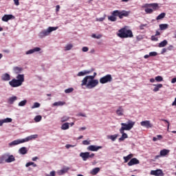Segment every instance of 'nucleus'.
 <instances>
[{"mask_svg":"<svg viewBox=\"0 0 176 176\" xmlns=\"http://www.w3.org/2000/svg\"><path fill=\"white\" fill-rule=\"evenodd\" d=\"M16 78H13L9 82V85L11 87H20V86H22L23 83H24V74H18Z\"/></svg>","mask_w":176,"mask_h":176,"instance_id":"nucleus-1","label":"nucleus"},{"mask_svg":"<svg viewBox=\"0 0 176 176\" xmlns=\"http://www.w3.org/2000/svg\"><path fill=\"white\" fill-rule=\"evenodd\" d=\"M35 138H38V135H32L25 138V139H18L16 140H14L12 142L9 143V146H14L16 145H19V144H24V142H28V141H31L32 140H35Z\"/></svg>","mask_w":176,"mask_h":176,"instance_id":"nucleus-2","label":"nucleus"},{"mask_svg":"<svg viewBox=\"0 0 176 176\" xmlns=\"http://www.w3.org/2000/svg\"><path fill=\"white\" fill-rule=\"evenodd\" d=\"M118 36L120 38H133V35L131 30L123 28L118 31Z\"/></svg>","mask_w":176,"mask_h":176,"instance_id":"nucleus-3","label":"nucleus"},{"mask_svg":"<svg viewBox=\"0 0 176 176\" xmlns=\"http://www.w3.org/2000/svg\"><path fill=\"white\" fill-rule=\"evenodd\" d=\"M135 124V122H133L131 120H128V123H121V128L120 129V133H123V131H130L133 127H134V125Z\"/></svg>","mask_w":176,"mask_h":176,"instance_id":"nucleus-4","label":"nucleus"},{"mask_svg":"<svg viewBox=\"0 0 176 176\" xmlns=\"http://www.w3.org/2000/svg\"><path fill=\"white\" fill-rule=\"evenodd\" d=\"M56 30H58V27H49L47 30H43L40 32V37L45 38V36L50 35V32H53V31H56Z\"/></svg>","mask_w":176,"mask_h":176,"instance_id":"nucleus-5","label":"nucleus"},{"mask_svg":"<svg viewBox=\"0 0 176 176\" xmlns=\"http://www.w3.org/2000/svg\"><path fill=\"white\" fill-rule=\"evenodd\" d=\"M113 16H118L119 19H123V17H128L130 14V11L126 10H115L113 12Z\"/></svg>","mask_w":176,"mask_h":176,"instance_id":"nucleus-6","label":"nucleus"},{"mask_svg":"<svg viewBox=\"0 0 176 176\" xmlns=\"http://www.w3.org/2000/svg\"><path fill=\"white\" fill-rule=\"evenodd\" d=\"M98 85V80L94 79H88L87 84L85 85L86 86L87 89H94Z\"/></svg>","mask_w":176,"mask_h":176,"instance_id":"nucleus-7","label":"nucleus"},{"mask_svg":"<svg viewBox=\"0 0 176 176\" xmlns=\"http://www.w3.org/2000/svg\"><path fill=\"white\" fill-rule=\"evenodd\" d=\"M80 157H82V159L84 162H86V160H87V159L94 157V153L90 154L89 152L80 153Z\"/></svg>","mask_w":176,"mask_h":176,"instance_id":"nucleus-8","label":"nucleus"},{"mask_svg":"<svg viewBox=\"0 0 176 176\" xmlns=\"http://www.w3.org/2000/svg\"><path fill=\"white\" fill-rule=\"evenodd\" d=\"M96 76H97V73L94 72L93 76H85L82 80L81 86L87 85V80H89V79H94Z\"/></svg>","mask_w":176,"mask_h":176,"instance_id":"nucleus-9","label":"nucleus"},{"mask_svg":"<svg viewBox=\"0 0 176 176\" xmlns=\"http://www.w3.org/2000/svg\"><path fill=\"white\" fill-rule=\"evenodd\" d=\"M108 82H111V74H108L100 78V83H101L102 85L108 83Z\"/></svg>","mask_w":176,"mask_h":176,"instance_id":"nucleus-10","label":"nucleus"},{"mask_svg":"<svg viewBox=\"0 0 176 176\" xmlns=\"http://www.w3.org/2000/svg\"><path fill=\"white\" fill-rule=\"evenodd\" d=\"M141 126H142V127H146V129H152V127H153V125L151 123V121L149 120H144V121H142L140 122Z\"/></svg>","mask_w":176,"mask_h":176,"instance_id":"nucleus-11","label":"nucleus"},{"mask_svg":"<svg viewBox=\"0 0 176 176\" xmlns=\"http://www.w3.org/2000/svg\"><path fill=\"white\" fill-rule=\"evenodd\" d=\"M169 153H170V150H167L164 148L160 151L159 155L155 156V159H159V157L167 156V155H168Z\"/></svg>","mask_w":176,"mask_h":176,"instance_id":"nucleus-12","label":"nucleus"},{"mask_svg":"<svg viewBox=\"0 0 176 176\" xmlns=\"http://www.w3.org/2000/svg\"><path fill=\"white\" fill-rule=\"evenodd\" d=\"M151 175L164 176V173H163V170H162L161 169H157L155 170H151Z\"/></svg>","mask_w":176,"mask_h":176,"instance_id":"nucleus-13","label":"nucleus"},{"mask_svg":"<svg viewBox=\"0 0 176 176\" xmlns=\"http://www.w3.org/2000/svg\"><path fill=\"white\" fill-rule=\"evenodd\" d=\"M102 148L100 146H94V145H90L87 147L88 151H91V152H97L99 149H101Z\"/></svg>","mask_w":176,"mask_h":176,"instance_id":"nucleus-14","label":"nucleus"},{"mask_svg":"<svg viewBox=\"0 0 176 176\" xmlns=\"http://www.w3.org/2000/svg\"><path fill=\"white\" fill-rule=\"evenodd\" d=\"M135 164H140V160H138L137 158H132L128 162V166H134Z\"/></svg>","mask_w":176,"mask_h":176,"instance_id":"nucleus-15","label":"nucleus"},{"mask_svg":"<svg viewBox=\"0 0 176 176\" xmlns=\"http://www.w3.org/2000/svg\"><path fill=\"white\" fill-rule=\"evenodd\" d=\"M36 52H41V47H34L32 50H30L26 52L25 54H32L33 53H35Z\"/></svg>","mask_w":176,"mask_h":176,"instance_id":"nucleus-16","label":"nucleus"},{"mask_svg":"<svg viewBox=\"0 0 176 176\" xmlns=\"http://www.w3.org/2000/svg\"><path fill=\"white\" fill-rule=\"evenodd\" d=\"M93 70H85L84 72H80L78 73L77 76H85V75H88V74H91Z\"/></svg>","mask_w":176,"mask_h":176,"instance_id":"nucleus-17","label":"nucleus"},{"mask_svg":"<svg viewBox=\"0 0 176 176\" xmlns=\"http://www.w3.org/2000/svg\"><path fill=\"white\" fill-rule=\"evenodd\" d=\"M11 19H13V15H12V14H5L2 17L1 20H2V21L8 22V21H9V20H11Z\"/></svg>","mask_w":176,"mask_h":176,"instance_id":"nucleus-18","label":"nucleus"},{"mask_svg":"<svg viewBox=\"0 0 176 176\" xmlns=\"http://www.w3.org/2000/svg\"><path fill=\"white\" fill-rule=\"evenodd\" d=\"M1 79L4 81V82H8L9 80H10V75L8 73L3 74L1 76Z\"/></svg>","mask_w":176,"mask_h":176,"instance_id":"nucleus-19","label":"nucleus"},{"mask_svg":"<svg viewBox=\"0 0 176 176\" xmlns=\"http://www.w3.org/2000/svg\"><path fill=\"white\" fill-rule=\"evenodd\" d=\"M124 113V110L123 109V107H120L117 110H116V114L118 116H123Z\"/></svg>","mask_w":176,"mask_h":176,"instance_id":"nucleus-20","label":"nucleus"},{"mask_svg":"<svg viewBox=\"0 0 176 176\" xmlns=\"http://www.w3.org/2000/svg\"><path fill=\"white\" fill-rule=\"evenodd\" d=\"M14 160H16L14 156L8 155V157L6 158V163H12V162H14Z\"/></svg>","mask_w":176,"mask_h":176,"instance_id":"nucleus-21","label":"nucleus"},{"mask_svg":"<svg viewBox=\"0 0 176 176\" xmlns=\"http://www.w3.org/2000/svg\"><path fill=\"white\" fill-rule=\"evenodd\" d=\"M153 86H155V87L153 90V91H154L155 93L159 91V90H160V89H162V87H163L162 84L153 85Z\"/></svg>","mask_w":176,"mask_h":176,"instance_id":"nucleus-22","label":"nucleus"},{"mask_svg":"<svg viewBox=\"0 0 176 176\" xmlns=\"http://www.w3.org/2000/svg\"><path fill=\"white\" fill-rule=\"evenodd\" d=\"M98 173H100V168L97 167L92 169L90 172V174H91V175H97Z\"/></svg>","mask_w":176,"mask_h":176,"instance_id":"nucleus-23","label":"nucleus"},{"mask_svg":"<svg viewBox=\"0 0 176 176\" xmlns=\"http://www.w3.org/2000/svg\"><path fill=\"white\" fill-rule=\"evenodd\" d=\"M8 156H9L8 154H4L0 157V164L6 162V159H8Z\"/></svg>","mask_w":176,"mask_h":176,"instance_id":"nucleus-24","label":"nucleus"},{"mask_svg":"<svg viewBox=\"0 0 176 176\" xmlns=\"http://www.w3.org/2000/svg\"><path fill=\"white\" fill-rule=\"evenodd\" d=\"M19 152L21 155H27V152H28V151L27 150V148L21 147L19 148Z\"/></svg>","mask_w":176,"mask_h":176,"instance_id":"nucleus-25","label":"nucleus"},{"mask_svg":"<svg viewBox=\"0 0 176 176\" xmlns=\"http://www.w3.org/2000/svg\"><path fill=\"white\" fill-rule=\"evenodd\" d=\"M122 134V136L119 138V141H124L126 138H129V135H126V133H124V131H122V133H120Z\"/></svg>","mask_w":176,"mask_h":176,"instance_id":"nucleus-26","label":"nucleus"},{"mask_svg":"<svg viewBox=\"0 0 176 176\" xmlns=\"http://www.w3.org/2000/svg\"><path fill=\"white\" fill-rule=\"evenodd\" d=\"M167 28H168V24L167 23L160 25V29L161 30V31H164V30H167Z\"/></svg>","mask_w":176,"mask_h":176,"instance_id":"nucleus-27","label":"nucleus"},{"mask_svg":"<svg viewBox=\"0 0 176 176\" xmlns=\"http://www.w3.org/2000/svg\"><path fill=\"white\" fill-rule=\"evenodd\" d=\"M14 72H15V74H21V72H23V69L22 67H14Z\"/></svg>","mask_w":176,"mask_h":176,"instance_id":"nucleus-28","label":"nucleus"},{"mask_svg":"<svg viewBox=\"0 0 176 176\" xmlns=\"http://www.w3.org/2000/svg\"><path fill=\"white\" fill-rule=\"evenodd\" d=\"M167 43H168L167 40H164L163 41L159 43L158 47H164V46H166Z\"/></svg>","mask_w":176,"mask_h":176,"instance_id":"nucleus-29","label":"nucleus"},{"mask_svg":"<svg viewBox=\"0 0 176 176\" xmlns=\"http://www.w3.org/2000/svg\"><path fill=\"white\" fill-rule=\"evenodd\" d=\"M61 129H62V130H68V129H69V123L65 122V123L63 124Z\"/></svg>","mask_w":176,"mask_h":176,"instance_id":"nucleus-30","label":"nucleus"},{"mask_svg":"<svg viewBox=\"0 0 176 176\" xmlns=\"http://www.w3.org/2000/svg\"><path fill=\"white\" fill-rule=\"evenodd\" d=\"M133 154H129L126 157H123V159L124 160V163H127V162H129V160H130V159H131L133 157Z\"/></svg>","mask_w":176,"mask_h":176,"instance_id":"nucleus-31","label":"nucleus"},{"mask_svg":"<svg viewBox=\"0 0 176 176\" xmlns=\"http://www.w3.org/2000/svg\"><path fill=\"white\" fill-rule=\"evenodd\" d=\"M68 170H69V168L67 167L65 168L62 170H60L58 173H59V175H63V174H65V173L68 172Z\"/></svg>","mask_w":176,"mask_h":176,"instance_id":"nucleus-32","label":"nucleus"},{"mask_svg":"<svg viewBox=\"0 0 176 176\" xmlns=\"http://www.w3.org/2000/svg\"><path fill=\"white\" fill-rule=\"evenodd\" d=\"M166 17V13L162 12L156 17V20H162Z\"/></svg>","mask_w":176,"mask_h":176,"instance_id":"nucleus-33","label":"nucleus"},{"mask_svg":"<svg viewBox=\"0 0 176 176\" xmlns=\"http://www.w3.org/2000/svg\"><path fill=\"white\" fill-rule=\"evenodd\" d=\"M16 100H17L16 96H12L8 99V102L9 104H13V102H14Z\"/></svg>","mask_w":176,"mask_h":176,"instance_id":"nucleus-34","label":"nucleus"},{"mask_svg":"<svg viewBox=\"0 0 176 176\" xmlns=\"http://www.w3.org/2000/svg\"><path fill=\"white\" fill-rule=\"evenodd\" d=\"M63 105H65V102H56L54 103V107H60V106H63Z\"/></svg>","mask_w":176,"mask_h":176,"instance_id":"nucleus-35","label":"nucleus"},{"mask_svg":"<svg viewBox=\"0 0 176 176\" xmlns=\"http://www.w3.org/2000/svg\"><path fill=\"white\" fill-rule=\"evenodd\" d=\"M41 120H42V116H36L34 118V121L36 122V123H38V122H41Z\"/></svg>","mask_w":176,"mask_h":176,"instance_id":"nucleus-36","label":"nucleus"},{"mask_svg":"<svg viewBox=\"0 0 176 176\" xmlns=\"http://www.w3.org/2000/svg\"><path fill=\"white\" fill-rule=\"evenodd\" d=\"M41 107V104L39 102H34L32 106V109H35V108H39Z\"/></svg>","mask_w":176,"mask_h":176,"instance_id":"nucleus-37","label":"nucleus"},{"mask_svg":"<svg viewBox=\"0 0 176 176\" xmlns=\"http://www.w3.org/2000/svg\"><path fill=\"white\" fill-rule=\"evenodd\" d=\"M26 104H27V100H22L19 103V107H25Z\"/></svg>","mask_w":176,"mask_h":176,"instance_id":"nucleus-38","label":"nucleus"},{"mask_svg":"<svg viewBox=\"0 0 176 176\" xmlns=\"http://www.w3.org/2000/svg\"><path fill=\"white\" fill-rule=\"evenodd\" d=\"M3 120V123H12V118H5Z\"/></svg>","mask_w":176,"mask_h":176,"instance_id":"nucleus-39","label":"nucleus"},{"mask_svg":"<svg viewBox=\"0 0 176 176\" xmlns=\"http://www.w3.org/2000/svg\"><path fill=\"white\" fill-rule=\"evenodd\" d=\"M30 166H33V167H36V164H35L34 162H28L25 164V167H30Z\"/></svg>","mask_w":176,"mask_h":176,"instance_id":"nucleus-40","label":"nucleus"},{"mask_svg":"<svg viewBox=\"0 0 176 176\" xmlns=\"http://www.w3.org/2000/svg\"><path fill=\"white\" fill-rule=\"evenodd\" d=\"M92 38H94L95 39H100L102 38V35L101 34L96 35V34H92Z\"/></svg>","mask_w":176,"mask_h":176,"instance_id":"nucleus-41","label":"nucleus"},{"mask_svg":"<svg viewBox=\"0 0 176 176\" xmlns=\"http://www.w3.org/2000/svg\"><path fill=\"white\" fill-rule=\"evenodd\" d=\"M69 119V118L67 117V116H63L60 118V122L62 123H64V122H67L68 120Z\"/></svg>","mask_w":176,"mask_h":176,"instance_id":"nucleus-42","label":"nucleus"},{"mask_svg":"<svg viewBox=\"0 0 176 176\" xmlns=\"http://www.w3.org/2000/svg\"><path fill=\"white\" fill-rule=\"evenodd\" d=\"M155 80L157 82H163V77L162 76H158L155 77Z\"/></svg>","mask_w":176,"mask_h":176,"instance_id":"nucleus-43","label":"nucleus"},{"mask_svg":"<svg viewBox=\"0 0 176 176\" xmlns=\"http://www.w3.org/2000/svg\"><path fill=\"white\" fill-rule=\"evenodd\" d=\"M72 47H74V45L72 44H68L67 45H66L65 49V50H71V49H72Z\"/></svg>","mask_w":176,"mask_h":176,"instance_id":"nucleus-44","label":"nucleus"},{"mask_svg":"<svg viewBox=\"0 0 176 176\" xmlns=\"http://www.w3.org/2000/svg\"><path fill=\"white\" fill-rule=\"evenodd\" d=\"M151 41L153 42H157V41H159V38H157L155 35H153L151 36Z\"/></svg>","mask_w":176,"mask_h":176,"instance_id":"nucleus-45","label":"nucleus"},{"mask_svg":"<svg viewBox=\"0 0 176 176\" xmlns=\"http://www.w3.org/2000/svg\"><path fill=\"white\" fill-rule=\"evenodd\" d=\"M72 91H74V88H69L65 90V93H66V94L72 93Z\"/></svg>","mask_w":176,"mask_h":176,"instance_id":"nucleus-46","label":"nucleus"},{"mask_svg":"<svg viewBox=\"0 0 176 176\" xmlns=\"http://www.w3.org/2000/svg\"><path fill=\"white\" fill-rule=\"evenodd\" d=\"M150 57H156L157 56V52H151L149 53Z\"/></svg>","mask_w":176,"mask_h":176,"instance_id":"nucleus-47","label":"nucleus"},{"mask_svg":"<svg viewBox=\"0 0 176 176\" xmlns=\"http://www.w3.org/2000/svg\"><path fill=\"white\" fill-rule=\"evenodd\" d=\"M145 12L146 13H148L150 14L151 13L153 12V10H152V8H146Z\"/></svg>","mask_w":176,"mask_h":176,"instance_id":"nucleus-48","label":"nucleus"},{"mask_svg":"<svg viewBox=\"0 0 176 176\" xmlns=\"http://www.w3.org/2000/svg\"><path fill=\"white\" fill-rule=\"evenodd\" d=\"M116 16L118 15H113V12L112 15L111 16V21H116Z\"/></svg>","mask_w":176,"mask_h":176,"instance_id":"nucleus-49","label":"nucleus"},{"mask_svg":"<svg viewBox=\"0 0 176 176\" xmlns=\"http://www.w3.org/2000/svg\"><path fill=\"white\" fill-rule=\"evenodd\" d=\"M150 6H152V8L155 10L159 6V5L157 3H151L150 4Z\"/></svg>","mask_w":176,"mask_h":176,"instance_id":"nucleus-50","label":"nucleus"},{"mask_svg":"<svg viewBox=\"0 0 176 176\" xmlns=\"http://www.w3.org/2000/svg\"><path fill=\"white\" fill-rule=\"evenodd\" d=\"M161 120L162 122H166V123L168 124V125H167V130H168V129H170V122L167 120H164V119H162Z\"/></svg>","mask_w":176,"mask_h":176,"instance_id":"nucleus-51","label":"nucleus"},{"mask_svg":"<svg viewBox=\"0 0 176 176\" xmlns=\"http://www.w3.org/2000/svg\"><path fill=\"white\" fill-rule=\"evenodd\" d=\"M46 176H56V171H51L50 174L46 175Z\"/></svg>","mask_w":176,"mask_h":176,"instance_id":"nucleus-52","label":"nucleus"},{"mask_svg":"<svg viewBox=\"0 0 176 176\" xmlns=\"http://www.w3.org/2000/svg\"><path fill=\"white\" fill-rule=\"evenodd\" d=\"M118 138V135H111V141H115V140H116Z\"/></svg>","mask_w":176,"mask_h":176,"instance_id":"nucleus-53","label":"nucleus"},{"mask_svg":"<svg viewBox=\"0 0 176 176\" xmlns=\"http://www.w3.org/2000/svg\"><path fill=\"white\" fill-rule=\"evenodd\" d=\"M82 144L83 145H90V142L87 140H84L82 141Z\"/></svg>","mask_w":176,"mask_h":176,"instance_id":"nucleus-54","label":"nucleus"},{"mask_svg":"<svg viewBox=\"0 0 176 176\" xmlns=\"http://www.w3.org/2000/svg\"><path fill=\"white\" fill-rule=\"evenodd\" d=\"M82 52H89V47H83L82 48Z\"/></svg>","mask_w":176,"mask_h":176,"instance_id":"nucleus-55","label":"nucleus"},{"mask_svg":"<svg viewBox=\"0 0 176 176\" xmlns=\"http://www.w3.org/2000/svg\"><path fill=\"white\" fill-rule=\"evenodd\" d=\"M147 24H141L140 25V30H144V27H147Z\"/></svg>","mask_w":176,"mask_h":176,"instance_id":"nucleus-56","label":"nucleus"},{"mask_svg":"<svg viewBox=\"0 0 176 176\" xmlns=\"http://www.w3.org/2000/svg\"><path fill=\"white\" fill-rule=\"evenodd\" d=\"M104 20H105L104 17H101V18H97L96 19V21H104Z\"/></svg>","mask_w":176,"mask_h":176,"instance_id":"nucleus-57","label":"nucleus"},{"mask_svg":"<svg viewBox=\"0 0 176 176\" xmlns=\"http://www.w3.org/2000/svg\"><path fill=\"white\" fill-rule=\"evenodd\" d=\"M14 2V5H16V6H19V5H20V2L19 1V0H13Z\"/></svg>","mask_w":176,"mask_h":176,"instance_id":"nucleus-58","label":"nucleus"},{"mask_svg":"<svg viewBox=\"0 0 176 176\" xmlns=\"http://www.w3.org/2000/svg\"><path fill=\"white\" fill-rule=\"evenodd\" d=\"M166 52H167V49L163 48L161 52V54H164V53H166Z\"/></svg>","mask_w":176,"mask_h":176,"instance_id":"nucleus-59","label":"nucleus"},{"mask_svg":"<svg viewBox=\"0 0 176 176\" xmlns=\"http://www.w3.org/2000/svg\"><path fill=\"white\" fill-rule=\"evenodd\" d=\"M56 12H60V6L57 5L56 6Z\"/></svg>","mask_w":176,"mask_h":176,"instance_id":"nucleus-60","label":"nucleus"},{"mask_svg":"<svg viewBox=\"0 0 176 176\" xmlns=\"http://www.w3.org/2000/svg\"><path fill=\"white\" fill-rule=\"evenodd\" d=\"M171 83H176V77L171 80Z\"/></svg>","mask_w":176,"mask_h":176,"instance_id":"nucleus-61","label":"nucleus"},{"mask_svg":"<svg viewBox=\"0 0 176 176\" xmlns=\"http://www.w3.org/2000/svg\"><path fill=\"white\" fill-rule=\"evenodd\" d=\"M157 140H162V138H163V136H162V135H157Z\"/></svg>","mask_w":176,"mask_h":176,"instance_id":"nucleus-62","label":"nucleus"},{"mask_svg":"<svg viewBox=\"0 0 176 176\" xmlns=\"http://www.w3.org/2000/svg\"><path fill=\"white\" fill-rule=\"evenodd\" d=\"M159 35H160V32L156 31L155 36H159Z\"/></svg>","mask_w":176,"mask_h":176,"instance_id":"nucleus-63","label":"nucleus"},{"mask_svg":"<svg viewBox=\"0 0 176 176\" xmlns=\"http://www.w3.org/2000/svg\"><path fill=\"white\" fill-rule=\"evenodd\" d=\"M172 105H173V107H174V106L176 107V98H175L174 102L172 103Z\"/></svg>","mask_w":176,"mask_h":176,"instance_id":"nucleus-64","label":"nucleus"}]
</instances>
